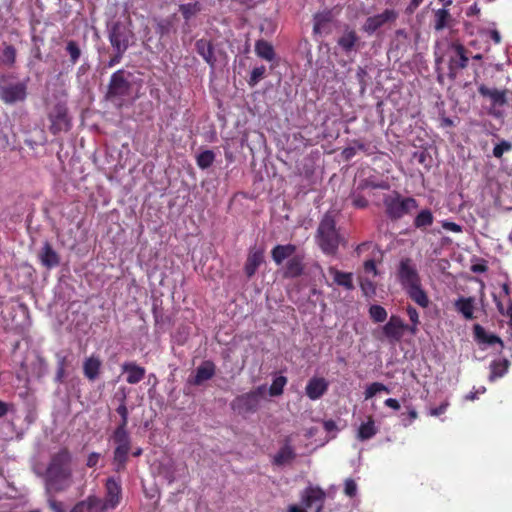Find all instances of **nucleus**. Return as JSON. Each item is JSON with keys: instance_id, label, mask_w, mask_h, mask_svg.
Masks as SVG:
<instances>
[{"instance_id": "1", "label": "nucleus", "mask_w": 512, "mask_h": 512, "mask_svg": "<svg viewBox=\"0 0 512 512\" xmlns=\"http://www.w3.org/2000/svg\"><path fill=\"white\" fill-rule=\"evenodd\" d=\"M48 503L53 512H63V505L55 498L64 487V451L60 450L51 460L45 479Z\"/></svg>"}, {"instance_id": "2", "label": "nucleus", "mask_w": 512, "mask_h": 512, "mask_svg": "<svg viewBox=\"0 0 512 512\" xmlns=\"http://www.w3.org/2000/svg\"><path fill=\"white\" fill-rule=\"evenodd\" d=\"M315 238L324 254L334 256L337 253L340 244V234L336 228V222L331 215H324L318 225Z\"/></svg>"}, {"instance_id": "3", "label": "nucleus", "mask_w": 512, "mask_h": 512, "mask_svg": "<svg viewBox=\"0 0 512 512\" xmlns=\"http://www.w3.org/2000/svg\"><path fill=\"white\" fill-rule=\"evenodd\" d=\"M385 214L391 221L400 220L405 215L411 214L419 207L418 201L413 197H403L394 191L383 198Z\"/></svg>"}, {"instance_id": "4", "label": "nucleus", "mask_w": 512, "mask_h": 512, "mask_svg": "<svg viewBox=\"0 0 512 512\" xmlns=\"http://www.w3.org/2000/svg\"><path fill=\"white\" fill-rule=\"evenodd\" d=\"M111 439L115 444L113 461L116 466V471L119 472L125 469L128 462V455L131 450V437L128 430L115 429Z\"/></svg>"}, {"instance_id": "5", "label": "nucleus", "mask_w": 512, "mask_h": 512, "mask_svg": "<svg viewBox=\"0 0 512 512\" xmlns=\"http://www.w3.org/2000/svg\"><path fill=\"white\" fill-rule=\"evenodd\" d=\"M9 76H3L2 81L4 82L0 85V99L9 105H13L18 102H23L27 98V89L29 78L24 79L23 81H18L15 83L7 82Z\"/></svg>"}, {"instance_id": "6", "label": "nucleus", "mask_w": 512, "mask_h": 512, "mask_svg": "<svg viewBox=\"0 0 512 512\" xmlns=\"http://www.w3.org/2000/svg\"><path fill=\"white\" fill-rule=\"evenodd\" d=\"M63 93L48 94L46 98V105L48 109V116L50 120V131L54 135H58L64 127V105L62 101Z\"/></svg>"}, {"instance_id": "7", "label": "nucleus", "mask_w": 512, "mask_h": 512, "mask_svg": "<svg viewBox=\"0 0 512 512\" xmlns=\"http://www.w3.org/2000/svg\"><path fill=\"white\" fill-rule=\"evenodd\" d=\"M481 96L490 99V107L487 113L495 119H503L505 112L502 109L508 103L507 90H499L497 88H489L482 84L478 87Z\"/></svg>"}, {"instance_id": "8", "label": "nucleus", "mask_w": 512, "mask_h": 512, "mask_svg": "<svg viewBox=\"0 0 512 512\" xmlns=\"http://www.w3.org/2000/svg\"><path fill=\"white\" fill-rule=\"evenodd\" d=\"M131 73L124 69H119L111 75L110 82L107 90V99L114 101L116 99H122L130 94L131 83L129 78Z\"/></svg>"}, {"instance_id": "9", "label": "nucleus", "mask_w": 512, "mask_h": 512, "mask_svg": "<svg viewBox=\"0 0 512 512\" xmlns=\"http://www.w3.org/2000/svg\"><path fill=\"white\" fill-rule=\"evenodd\" d=\"M264 392V386H259L255 390L237 396L231 406L238 413H254L259 408Z\"/></svg>"}, {"instance_id": "10", "label": "nucleus", "mask_w": 512, "mask_h": 512, "mask_svg": "<svg viewBox=\"0 0 512 512\" xmlns=\"http://www.w3.org/2000/svg\"><path fill=\"white\" fill-rule=\"evenodd\" d=\"M396 276L404 290L421 283L417 267L409 257L400 260Z\"/></svg>"}, {"instance_id": "11", "label": "nucleus", "mask_w": 512, "mask_h": 512, "mask_svg": "<svg viewBox=\"0 0 512 512\" xmlns=\"http://www.w3.org/2000/svg\"><path fill=\"white\" fill-rule=\"evenodd\" d=\"M453 54L448 61V77L455 80L460 70L465 69L469 63L468 50L459 42H453L450 46Z\"/></svg>"}, {"instance_id": "12", "label": "nucleus", "mask_w": 512, "mask_h": 512, "mask_svg": "<svg viewBox=\"0 0 512 512\" xmlns=\"http://www.w3.org/2000/svg\"><path fill=\"white\" fill-rule=\"evenodd\" d=\"M122 499V486L119 480L108 478L105 483V496L100 499V504L97 505L99 510L105 512L106 510L115 509Z\"/></svg>"}, {"instance_id": "13", "label": "nucleus", "mask_w": 512, "mask_h": 512, "mask_svg": "<svg viewBox=\"0 0 512 512\" xmlns=\"http://www.w3.org/2000/svg\"><path fill=\"white\" fill-rule=\"evenodd\" d=\"M133 34L122 22H114L108 31V38L114 50L126 51Z\"/></svg>"}, {"instance_id": "14", "label": "nucleus", "mask_w": 512, "mask_h": 512, "mask_svg": "<svg viewBox=\"0 0 512 512\" xmlns=\"http://www.w3.org/2000/svg\"><path fill=\"white\" fill-rule=\"evenodd\" d=\"M326 500V492L318 486H308L301 493V502L305 508L315 507L314 512H322Z\"/></svg>"}, {"instance_id": "15", "label": "nucleus", "mask_w": 512, "mask_h": 512, "mask_svg": "<svg viewBox=\"0 0 512 512\" xmlns=\"http://www.w3.org/2000/svg\"><path fill=\"white\" fill-rule=\"evenodd\" d=\"M406 323L398 315H391L388 322L382 327V332L389 343H399L405 333Z\"/></svg>"}, {"instance_id": "16", "label": "nucleus", "mask_w": 512, "mask_h": 512, "mask_svg": "<svg viewBox=\"0 0 512 512\" xmlns=\"http://www.w3.org/2000/svg\"><path fill=\"white\" fill-rule=\"evenodd\" d=\"M398 14L393 9H385L382 13L370 16L362 26V30L371 35L387 23L394 22Z\"/></svg>"}, {"instance_id": "17", "label": "nucleus", "mask_w": 512, "mask_h": 512, "mask_svg": "<svg viewBox=\"0 0 512 512\" xmlns=\"http://www.w3.org/2000/svg\"><path fill=\"white\" fill-rule=\"evenodd\" d=\"M337 44L345 54H350L353 51L356 52L361 46L359 35L349 25H345L343 33L337 40Z\"/></svg>"}, {"instance_id": "18", "label": "nucleus", "mask_w": 512, "mask_h": 512, "mask_svg": "<svg viewBox=\"0 0 512 512\" xmlns=\"http://www.w3.org/2000/svg\"><path fill=\"white\" fill-rule=\"evenodd\" d=\"M305 255L297 254L288 259L283 269V278L294 279L303 275L305 270Z\"/></svg>"}, {"instance_id": "19", "label": "nucleus", "mask_w": 512, "mask_h": 512, "mask_svg": "<svg viewBox=\"0 0 512 512\" xmlns=\"http://www.w3.org/2000/svg\"><path fill=\"white\" fill-rule=\"evenodd\" d=\"M329 382L323 377H312L306 387L305 392L310 400L320 399L328 390Z\"/></svg>"}, {"instance_id": "20", "label": "nucleus", "mask_w": 512, "mask_h": 512, "mask_svg": "<svg viewBox=\"0 0 512 512\" xmlns=\"http://www.w3.org/2000/svg\"><path fill=\"white\" fill-rule=\"evenodd\" d=\"M473 334L475 341L479 345H495L499 344L501 348L504 347V343L500 337L493 333H488L480 324H475L473 326Z\"/></svg>"}, {"instance_id": "21", "label": "nucleus", "mask_w": 512, "mask_h": 512, "mask_svg": "<svg viewBox=\"0 0 512 512\" xmlns=\"http://www.w3.org/2000/svg\"><path fill=\"white\" fill-rule=\"evenodd\" d=\"M216 372V366L215 364L210 361L206 360L203 361L196 369V374L192 380H190V383L196 386L201 385L203 382L210 380Z\"/></svg>"}, {"instance_id": "22", "label": "nucleus", "mask_w": 512, "mask_h": 512, "mask_svg": "<svg viewBox=\"0 0 512 512\" xmlns=\"http://www.w3.org/2000/svg\"><path fill=\"white\" fill-rule=\"evenodd\" d=\"M264 261V252L261 249L250 250L245 265L244 272L248 278L255 275L257 269Z\"/></svg>"}, {"instance_id": "23", "label": "nucleus", "mask_w": 512, "mask_h": 512, "mask_svg": "<svg viewBox=\"0 0 512 512\" xmlns=\"http://www.w3.org/2000/svg\"><path fill=\"white\" fill-rule=\"evenodd\" d=\"M296 251L297 247L294 244H278L271 250V257L277 265H281L284 260L290 259L294 255H297L298 253H296Z\"/></svg>"}, {"instance_id": "24", "label": "nucleus", "mask_w": 512, "mask_h": 512, "mask_svg": "<svg viewBox=\"0 0 512 512\" xmlns=\"http://www.w3.org/2000/svg\"><path fill=\"white\" fill-rule=\"evenodd\" d=\"M122 371L127 374L126 381L129 384H137L145 377L146 370L135 362H125L122 364Z\"/></svg>"}, {"instance_id": "25", "label": "nucleus", "mask_w": 512, "mask_h": 512, "mask_svg": "<svg viewBox=\"0 0 512 512\" xmlns=\"http://www.w3.org/2000/svg\"><path fill=\"white\" fill-rule=\"evenodd\" d=\"M195 48L197 53L208 63L214 67L216 58L214 55V47L211 41L207 39H199L196 41Z\"/></svg>"}, {"instance_id": "26", "label": "nucleus", "mask_w": 512, "mask_h": 512, "mask_svg": "<svg viewBox=\"0 0 512 512\" xmlns=\"http://www.w3.org/2000/svg\"><path fill=\"white\" fill-rule=\"evenodd\" d=\"M101 366L102 363L99 357L94 355L88 357L83 363L84 376L89 381H95L99 377Z\"/></svg>"}, {"instance_id": "27", "label": "nucleus", "mask_w": 512, "mask_h": 512, "mask_svg": "<svg viewBox=\"0 0 512 512\" xmlns=\"http://www.w3.org/2000/svg\"><path fill=\"white\" fill-rule=\"evenodd\" d=\"M475 300L472 297H460L455 303V309L459 312L466 320L474 319Z\"/></svg>"}, {"instance_id": "28", "label": "nucleus", "mask_w": 512, "mask_h": 512, "mask_svg": "<svg viewBox=\"0 0 512 512\" xmlns=\"http://www.w3.org/2000/svg\"><path fill=\"white\" fill-rule=\"evenodd\" d=\"M409 298L422 308L429 306L430 300L421 283L405 290Z\"/></svg>"}, {"instance_id": "29", "label": "nucleus", "mask_w": 512, "mask_h": 512, "mask_svg": "<svg viewBox=\"0 0 512 512\" xmlns=\"http://www.w3.org/2000/svg\"><path fill=\"white\" fill-rule=\"evenodd\" d=\"M328 272L333 276L334 282L346 290H353V275L350 272H342L335 267H329Z\"/></svg>"}, {"instance_id": "30", "label": "nucleus", "mask_w": 512, "mask_h": 512, "mask_svg": "<svg viewBox=\"0 0 512 512\" xmlns=\"http://www.w3.org/2000/svg\"><path fill=\"white\" fill-rule=\"evenodd\" d=\"M334 18L332 10L317 12L313 17V32L320 34Z\"/></svg>"}, {"instance_id": "31", "label": "nucleus", "mask_w": 512, "mask_h": 512, "mask_svg": "<svg viewBox=\"0 0 512 512\" xmlns=\"http://www.w3.org/2000/svg\"><path fill=\"white\" fill-rule=\"evenodd\" d=\"M434 223V216L430 209L425 208L418 212L413 220V226L421 231H426Z\"/></svg>"}, {"instance_id": "32", "label": "nucleus", "mask_w": 512, "mask_h": 512, "mask_svg": "<svg viewBox=\"0 0 512 512\" xmlns=\"http://www.w3.org/2000/svg\"><path fill=\"white\" fill-rule=\"evenodd\" d=\"M39 257L41 259L42 264L48 268L57 266L60 260L58 254L52 249V247L48 243H45L42 247L39 253Z\"/></svg>"}, {"instance_id": "33", "label": "nucleus", "mask_w": 512, "mask_h": 512, "mask_svg": "<svg viewBox=\"0 0 512 512\" xmlns=\"http://www.w3.org/2000/svg\"><path fill=\"white\" fill-rule=\"evenodd\" d=\"M100 504V498L94 495H90L86 500L77 503L71 512H102L98 506Z\"/></svg>"}, {"instance_id": "34", "label": "nucleus", "mask_w": 512, "mask_h": 512, "mask_svg": "<svg viewBox=\"0 0 512 512\" xmlns=\"http://www.w3.org/2000/svg\"><path fill=\"white\" fill-rule=\"evenodd\" d=\"M255 52L258 57L266 61H272L275 58V51L273 46L268 41L263 39L256 41Z\"/></svg>"}, {"instance_id": "35", "label": "nucleus", "mask_w": 512, "mask_h": 512, "mask_svg": "<svg viewBox=\"0 0 512 512\" xmlns=\"http://www.w3.org/2000/svg\"><path fill=\"white\" fill-rule=\"evenodd\" d=\"M451 21L452 16L447 9L441 8L434 12V29L436 31H442L449 26Z\"/></svg>"}, {"instance_id": "36", "label": "nucleus", "mask_w": 512, "mask_h": 512, "mask_svg": "<svg viewBox=\"0 0 512 512\" xmlns=\"http://www.w3.org/2000/svg\"><path fill=\"white\" fill-rule=\"evenodd\" d=\"M509 365L510 363L507 359L493 361L490 365L491 373L489 376V380L494 381L497 378L504 376L508 370Z\"/></svg>"}, {"instance_id": "37", "label": "nucleus", "mask_w": 512, "mask_h": 512, "mask_svg": "<svg viewBox=\"0 0 512 512\" xmlns=\"http://www.w3.org/2000/svg\"><path fill=\"white\" fill-rule=\"evenodd\" d=\"M377 433L374 420L370 417L366 423H362L358 429V439L365 441L371 439Z\"/></svg>"}, {"instance_id": "38", "label": "nucleus", "mask_w": 512, "mask_h": 512, "mask_svg": "<svg viewBox=\"0 0 512 512\" xmlns=\"http://www.w3.org/2000/svg\"><path fill=\"white\" fill-rule=\"evenodd\" d=\"M295 458L294 450L291 446L285 445L283 446L278 453L274 456L273 463L275 465L281 466Z\"/></svg>"}, {"instance_id": "39", "label": "nucleus", "mask_w": 512, "mask_h": 512, "mask_svg": "<svg viewBox=\"0 0 512 512\" xmlns=\"http://www.w3.org/2000/svg\"><path fill=\"white\" fill-rule=\"evenodd\" d=\"M179 11L181 12L183 18L186 21H189L192 17L201 11V5L199 2L181 4L179 6Z\"/></svg>"}, {"instance_id": "40", "label": "nucleus", "mask_w": 512, "mask_h": 512, "mask_svg": "<svg viewBox=\"0 0 512 512\" xmlns=\"http://www.w3.org/2000/svg\"><path fill=\"white\" fill-rule=\"evenodd\" d=\"M493 301L495 302L498 312L501 315L507 316L509 318V333L512 336V299L509 300V305L507 309H505L503 303L495 294H493Z\"/></svg>"}, {"instance_id": "41", "label": "nucleus", "mask_w": 512, "mask_h": 512, "mask_svg": "<svg viewBox=\"0 0 512 512\" xmlns=\"http://www.w3.org/2000/svg\"><path fill=\"white\" fill-rule=\"evenodd\" d=\"M369 316L375 323H382L387 319L388 313L381 305H371L369 308Z\"/></svg>"}, {"instance_id": "42", "label": "nucleus", "mask_w": 512, "mask_h": 512, "mask_svg": "<svg viewBox=\"0 0 512 512\" xmlns=\"http://www.w3.org/2000/svg\"><path fill=\"white\" fill-rule=\"evenodd\" d=\"M215 160V154L212 150H205L201 152L197 158L196 162L199 168L207 169L209 168Z\"/></svg>"}, {"instance_id": "43", "label": "nucleus", "mask_w": 512, "mask_h": 512, "mask_svg": "<svg viewBox=\"0 0 512 512\" xmlns=\"http://www.w3.org/2000/svg\"><path fill=\"white\" fill-rule=\"evenodd\" d=\"M125 399H126V397L123 396L121 399L120 405L116 408V412L121 417V420L115 429L127 430L129 412H128V408L125 403Z\"/></svg>"}, {"instance_id": "44", "label": "nucleus", "mask_w": 512, "mask_h": 512, "mask_svg": "<svg viewBox=\"0 0 512 512\" xmlns=\"http://www.w3.org/2000/svg\"><path fill=\"white\" fill-rule=\"evenodd\" d=\"M287 384V378L285 376H278L276 377L270 388H269V394L271 396H279L283 393L284 387Z\"/></svg>"}, {"instance_id": "45", "label": "nucleus", "mask_w": 512, "mask_h": 512, "mask_svg": "<svg viewBox=\"0 0 512 512\" xmlns=\"http://www.w3.org/2000/svg\"><path fill=\"white\" fill-rule=\"evenodd\" d=\"M16 60V49L12 45H6L1 54V62L12 66Z\"/></svg>"}, {"instance_id": "46", "label": "nucleus", "mask_w": 512, "mask_h": 512, "mask_svg": "<svg viewBox=\"0 0 512 512\" xmlns=\"http://www.w3.org/2000/svg\"><path fill=\"white\" fill-rule=\"evenodd\" d=\"M66 52L69 54L71 64H76L81 56V49L79 45L75 41L67 42Z\"/></svg>"}, {"instance_id": "47", "label": "nucleus", "mask_w": 512, "mask_h": 512, "mask_svg": "<svg viewBox=\"0 0 512 512\" xmlns=\"http://www.w3.org/2000/svg\"><path fill=\"white\" fill-rule=\"evenodd\" d=\"M266 73V67L264 65L255 67L250 74V78L248 79V85L250 87H254L258 84V82L264 78Z\"/></svg>"}, {"instance_id": "48", "label": "nucleus", "mask_w": 512, "mask_h": 512, "mask_svg": "<svg viewBox=\"0 0 512 512\" xmlns=\"http://www.w3.org/2000/svg\"><path fill=\"white\" fill-rule=\"evenodd\" d=\"M512 150V143L507 140H501L493 148V156L500 159L504 153Z\"/></svg>"}, {"instance_id": "49", "label": "nucleus", "mask_w": 512, "mask_h": 512, "mask_svg": "<svg viewBox=\"0 0 512 512\" xmlns=\"http://www.w3.org/2000/svg\"><path fill=\"white\" fill-rule=\"evenodd\" d=\"M386 391L389 392V389L380 382H373L370 384L365 390V399H370L374 397L378 392Z\"/></svg>"}, {"instance_id": "50", "label": "nucleus", "mask_w": 512, "mask_h": 512, "mask_svg": "<svg viewBox=\"0 0 512 512\" xmlns=\"http://www.w3.org/2000/svg\"><path fill=\"white\" fill-rule=\"evenodd\" d=\"M360 288L365 296H372L376 292V286L374 282L368 278L360 279Z\"/></svg>"}, {"instance_id": "51", "label": "nucleus", "mask_w": 512, "mask_h": 512, "mask_svg": "<svg viewBox=\"0 0 512 512\" xmlns=\"http://www.w3.org/2000/svg\"><path fill=\"white\" fill-rule=\"evenodd\" d=\"M344 493H345V495H347L350 498H353V497L356 496V494H357V484H356V482L353 479L348 478V479L345 480V483H344Z\"/></svg>"}, {"instance_id": "52", "label": "nucleus", "mask_w": 512, "mask_h": 512, "mask_svg": "<svg viewBox=\"0 0 512 512\" xmlns=\"http://www.w3.org/2000/svg\"><path fill=\"white\" fill-rule=\"evenodd\" d=\"M352 205L357 209H364L368 206V200L361 194H352Z\"/></svg>"}, {"instance_id": "53", "label": "nucleus", "mask_w": 512, "mask_h": 512, "mask_svg": "<svg viewBox=\"0 0 512 512\" xmlns=\"http://www.w3.org/2000/svg\"><path fill=\"white\" fill-rule=\"evenodd\" d=\"M450 403L448 400L443 401L439 406L431 408L429 410V415L433 417H438L446 412Z\"/></svg>"}, {"instance_id": "54", "label": "nucleus", "mask_w": 512, "mask_h": 512, "mask_svg": "<svg viewBox=\"0 0 512 512\" xmlns=\"http://www.w3.org/2000/svg\"><path fill=\"white\" fill-rule=\"evenodd\" d=\"M114 55L110 58V60L107 63L108 68H112L113 66L117 65L121 62L123 55L126 51H120V50H114Z\"/></svg>"}, {"instance_id": "55", "label": "nucleus", "mask_w": 512, "mask_h": 512, "mask_svg": "<svg viewBox=\"0 0 512 512\" xmlns=\"http://www.w3.org/2000/svg\"><path fill=\"white\" fill-rule=\"evenodd\" d=\"M442 227L447 230L454 233H461L462 232V226L451 221H443Z\"/></svg>"}, {"instance_id": "56", "label": "nucleus", "mask_w": 512, "mask_h": 512, "mask_svg": "<svg viewBox=\"0 0 512 512\" xmlns=\"http://www.w3.org/2000/svg\"><path fill=\"white\" fill-rule=\"evenodd\" d=\"M406 312L412 324H420L419 314L416 308H414L411 305H408L406 308Z\"/></svg>"}, {"instance_id": "57", "label": "nucleus", "mask_w": 512, "mask_h": 512, "mask_svg": "<svg viewBox=\"0 0 512 512\" xmlns=\"http://www.w3.org/2000/svg\"><path fill=\"white\" fill-rule=\"evenodd\" d=\"M363 267L366 273H372L373 276H376L378 274L376 263L373 259L366 260L364 262Z\"/></svg>"}, {"instance_id": "58", "label": "nucleus", "mask_w": 512, "mask_h": 512, "mask_svg": "<svg viewBox=\"0 0 512 512\" xmlns=\"http://www.w3.org/2000/svg\"><path fill=\"white\" fill-rule=\"evenodd\" d=\"M356 153H357V150H356L355 146L346 147L342 151V157L346 161H348V160L352 159L356 155Z\"/></svg>"}, {"instance_id": "59", "label": "nucleus", "mask_w": 512, "mask_h": 512, "mask_svg": "<svg viewBox=\"0 0 512 512\" xmlns=\"http://www.w3.org/2000/svg\"><path fill=\"white\" fill-rule=\"evenodd\" d=\"M99 459H100V454L93 452L88 456L86 465L90 468H93V467L97 466Z\"/></svg>"}, {"instance_id": "60", "label": "nucleus", "mask_w": 512, "mask_h": 512, "mask_svg": "<svg viewBox=\"0 0 512 512\" xmlns=\"http://www.w3.org/2000/svg\"><path fill=\"white\" fill-rule=\"evenodd\" d=\"M58 357V371H57V379L61 381L64 375V357L57 355Z\"/></svg>"}, {"instance_id": "61", "label": "nucleus", "mask_w": 512, "mask_h": 512, "mask_svg": "<svg viewBox=\"0 0 512 512\" xmlns=\"http://www.w3.org/2000/svg\"><path fill=\"white\" fill-rule=\"evenodd\" d=\"M384 404L389 407V408H392L394 410H399L400 409V404L398 402V400L394 399V398H388L385 400Z\"/></svg>"}, {"instance_id": "62", "label": "nucleus", "mask_w": 512, "mask_h": 512, "mask_svg": "<svg viewBox=\"0 0 512 512\" xmlns=\"http://www.w3.org/2000/svg\"><path fill=\"white\" fill-rule=\"evenodd\" d=\"M323 426H324L325 431H327V432H332V431L337 430V425H336L335 421H333V420L324 421Z\"/></svg>"}, {"instance_id": "63", "label": "nucleus", "mask_w": 512, "mask_h": 512, "mask_svg": "<svg viewBox=\"0 0 512 512\" xmlns=\"http://www.w3.org/2000/svg\"><path fill=\"white\" fill-rule=\"evenodd\" d=\"M422 2L423 0H411L407 7V11L411 13L414 12L422 4Z\"/></svg>"}, {"instance_id": "64", "label": "nucleus", "mask_w": 512, "mask_h": 512, "mask_svg": "<svg viewBox=\"0 0 512 512\" xmlns=\"http://www.w3.org/2000/svg\"><path fill=\"white\" fill-rule=\"evenodd\" d=\"M418 325L419 324H406L405 332H409L411 335H416L418 333Z\"/></svg>"}]
</instances>
